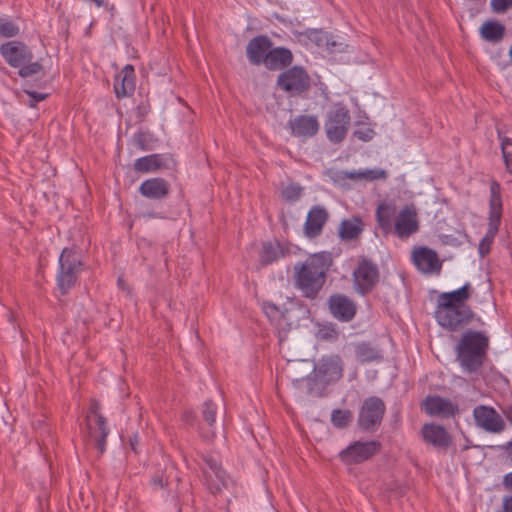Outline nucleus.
Returning <instances> with one entry per match:
<instances>
[{
  "mask_svg": "<svg viewBox=\"0 0 512 512\" xmlns=\"http://www.w3.org/2000/svg\"><path fill=\"white\" fill-rule=\"evenodd\" d=\"M332 266L331 252L321 251L310 254L304 261L297 262L293 267L294 288L304 299L317 300L326 285Z\"/></svg>",
  "mask_w": 512,
  "mask_h": 512,
  "instance_id": "obj_1",
  "label": "nucleus"
},
{
  "mask_svg": "<svg viewBox=\"0 0 512 512\" xmlns=\"http://www.w3.org/2000/svg\"><path fill=\"white\" fill-rule=\"evenodd\" d=\"M344 363L340 355H326L314 364L313 371L304 378L293 379L294 388L308 395L324 397L331 384L343 377Z\"/></svg>",
  "mask_w": 512,
  "mask_h": 512,
  "instance_id": "obj_2",
  "label": "nucleus"
},
{
  "mask_svg": "<svg viewBox=\"0 0 512 512\" xmlns=\"http://www.w3.org/2000/svg\"><path fill=\"white\" fill-rule=\"evenodd\" d=\"M489 337L482 331L466 330L456 347V360L468 374L478 373L485 364L489 351Z\"/></svg>",
  "mask_w": 512,
  "mask_h": 512,
  "instance_id": "obj_3",
  "label": "nucleus"
},
{
  "mask_svg": "<svg viewBox=\"0 0 512 512\" xmlns=\"http://www.w3.org/2000/svg\"><path fill=\"white\" fill-rule=\"evenodd\" d=\"M0 54L10 67L18 68V75L21 78L26 79L43 72V65L39 61H33L31 48L22 41L3 43L0 46Z\"/></svg>",
  "mask_w": 512,
  "mask_h": 512,
  "instance_id": "obj_4",
  "label": "nucleus"
},
{
  "mask_svg": "<svg viewBox=\"0 0 512 512\" xmlns=\"http://www.w3.org/2000/svg\"><path fill=\"white\" fill-rule=\"evenodd\" d=\"M58 264L57 286L61 294L65 295L75 287L80 273L85 269L81 250L75 246L65 247L59 256Z\"/></svg>",
  "mask_w": 512,
  "mask_h": 512,
  "instance_id": "obj_5",
  "label": "nucleus"
},
{
  "mask_svg": "<svg viewBox=\"0 0 512 512\" xmlns=\"http://www.w3.org/2000/svg\"><path fill=\"white\" fill-rule=\"evenodd\" d=\"M502 213L503 204L501 185L498 181L492 180L490 183L488 229L486 235L481 239L478 247V252L481 257H485L491 251L494 238L500 228Z\"/></svg>",
  "mask_w": 512,
  "mask_h": 512,
  "instance_id": "obj_6",
  "label": "nucleus"
},
{
  "mask_svg": "<svg viewBox=\"0 0 512 512\" xmlns=\"http://www.w3.org/2000/svg\"><path fill=\"white\" fill-rule=\"evenodd\" d=\"M351 124L349 109L341 102L334 103L326 114L324 128L328 140L334 144L344 141Z\"/></svg>",
  "mask_w": 512,
  "mask_h": 512,
  "instance_id": "obj_7",
  "label": "nucleus"
},
{
  "mask_svg": "<svg viewBox=\"0 0 512 512\" xmlns=\"http://www.w3.org/2000/svg\"><path fill=\"white\" fill-rule=\"evenodd\" d=\"M437 323L449 332H457L465 328L474 318L471 307H457L437 304L434 312Z\"/></svg>",
  "mask_w": 512,
  "mask_h": 512,
  "instance_id": "obj_8",
  "label": "nucleus"
},
{
  "mask_svg": "<svg viewBox=\"0 0 512 512\" xmlns=\"http://www.w3.org/2000/svg\"><path fill=\"white\" fill-rule=\"evenodd\" d=\"M277 86L291 96H302L311 88V77L302 66H290L277 76Z\"/></svg>",
  "mask_w": 512,
  "mask_h": 512,
  "instance_id": "obj_9",
  "label": "nucleus"
},
{
  "mask_svg": "<svg viewBox=\"0 0 512 512\" xmlns=\"http://www.w3.org/2000/svg\"><path fill=\"white\" fill-rule=\"evenodd\" d=\"M386 412L384 401L378 396L366 398L359 409L357 425L365 432H375L381 425Z\"/></svg>",
  "mask_w": 512,
  "mask_h": 512,
  "instance_id": "obj_10",
  "label": "nucleus"
},
{
  "mask_svg": "<svg viewBox=\"0 0 512 512\" xmlns=\"http://www.w3.org/2000/svg\"><path fill=\"white\" fill-rule=\"evenodd\" d=\"M378 266L370 259L362 257L353 272V282L358 294L366 296L379 282Z\"/></svg>",
  "mask_w": 512,
  "mask_h": 512,
  "instance_id": "obj_11",
  "label": "nucleus"
},
{
  "mask_svg": "<svg viewBox=\"0 0 512 512\" xmlns=\"http://www.w3.org/2000/svg\"><path fill=\"white\" fill-rule=\"evenodd\" d=\"M382 449V444L377 440L366 442L355 441L342 450L339 454L341 461L347 465L359 464L371 459Z\"/></svg>",
  "mask_w": 512,
  "mask_h": 512,
  "instance_id": "obj_12",
  "label": "nucleus"
},
{
  "mask_svg": "<svg viewBox=\"0 0 512 512\" xmlns=\"http://www.w3.org/2000/svg\"><path fill=\"white\" fill-rule=\"evenodd\" d=\"M100 402L97 399H91L89 405V414L96 416V426L89 423V415L86 417L88 434L93 440L95 447L100 454L106 450V441L109 434L106 418L100 413Z\"/></svg>",
  "mask_w": 512,
  "mask_h": 512,
  "instance_id": "obj_13",
  "label": "nucleus"
},
{
  "mask_svg": "<svg viewBox=\"0 0 512 512\" xmlns=\"http://www.w3.org/2000/svg\"><path fill=\"white\" fill-rule=\"evenodd\" d=\"M330 314L340 322L352 321L357 313V305L350 297L342 293L331 294L327 300Z\"/></svg>",
  "mask_w": 512,
  "mask_h": 512,
  "instance_id": "obj_14",
  "label": "nucleus"
},
{
  "mask_svg": "<svg viewBox=\"0 0 512 512\" xmlns=\"http://www.w3.org/2000/svg\"><path fill=\"white\" fill-rule=\"evenodd\" d=\"M200 458L207 466V469H203V474L205 476L206 481L208 482V487L210 491L215 494L222 490V487L226 486L227 475L225 470L221 466V462L218 458L214 457L211 454H199Z\"/></svg>",
  "mask_w": 512,
  "mask_h": 512,
  "instance_id": "obj_15",
  "label": "nucleus"
},
{
  "mask_svg": "<svg viewBox=\"0 0 512 512\" xmlns=\"http://www.w3.org/2000/svg\"><path fill=\"white\" fill-rule=\"evenodd\" d=\"M292 254V244L288 241H265L259 251V263L266 267Z\"/></svg>",
  "mask_w": 512,
  "mask_h": 512,
  "instance_id": "obj_16",
  "label": "nucleus"
},
{
  "mask_svg": "<svg viewBox=\"0 0 512 512\" xmlns=\"http://www.w3.org/2000/svg\"><path fill=\"white\" fill-rule=\"evenodd\" d=\"M475 424L490 433H500L505 422L493 407L478 405L473 410Z\"/></svg>",
  "mask_w": 512,
  "mask_h": 512,
  "instance_id": "obj_17",
  "label": "nucleus"
},
{
  "mask_svg": "<svg viewBox=\"0 0 512 512\" xmlns=\"http://www.w3.org/2000/svg\"><path fill=\"white\" fill-rule=\"evenodd\" d=\"M419 230L418 216L413 206H404L398 213L393 233L400 239H407Z\"/></svg>",
  "mask_w": 512,
  "mask_h": 512,
  "instance_id": "obj_18",
  "label": "nucleus"
},
{
  "mask_svg": "<svg viewBox=\"0 0 512 512\" xmlns=\"http://www.w3.org/2000/svg\"><path fill=\"white\" fill-rule=\"evenodd\" d=\"M423 408L428 415L443 418H453L460 413L456 403L438 395L427 396L423 401Z\"/></svg>",
  "mask_w": 512,
  "mask_h": 512,
  "instance_id": "obj_19",
  "label": "nucleus"
},
{
  "mask_svg": "<svg viewBox=\"0 0 512 512\" xmlns=\"http://www.w3.org/2000/svg\"><path fill=\"white\" fill-rule=\"evenodd\" d=\"M175 166L176 161L172 156L155 153L136 159L133 169L137 173H150L160 169H172Z\"/></svg>",
  "mask_w": 512,
  "mask_h": 512,
  "instance_id": "obj_20",
  "label": "nucleus"
},
{
  "mask_svg": "<svg viewBox=\"0 0 512 512\" xmlns=\"http://www.w3.org/2000/svg\"><path fill=\"white\" fill-rule=\"evenodd\" d=\"M413 263L424 274H439L442 269V261L438 254L431 248L419 247L412 255Z\"/></svg>",
  "mask_w": 512,
  "mask_h": 512,
  "instance_id": "obj_21",
  "label": "nucleus"
},
{
  "mask_svg": "<svg viewBox=\"0 0 512 512\" xmlns=\"http://www.w3.org/2000/svg\"><path fill=\"white\" fill-rule=\"evenodd\" d=\"M272 46L273 41L265 34L250 39L246 46V56L249 63L255 66L263 65Z\"/></svg>",
  "mask_w": 512,
  "mask_h": 512,
  "instance_id": "obj_22",
  "label": "nucleus"
},
{
  "mask_svg": "<svg viewBox=\"0 0 512 512\" xmlns=\"http://www.w3.org/2000/svg\"><path fill=\"white\" fill-rule=\"evenodd\" d=\"M171 191L170 183L161 177L146 179L139 186L138 192L145 198L162 201L166 199Z\"/></svg>",
  "mask_w": 512,
  "mask_h": 512,
  "instance_id": "obj_23",
  "label": "nucleus"
},
{
  "mask_svg": "<svg viewBox=\"0 0 512 512\" xmlns=\"http://www.w3.org/2000/svg\"><path fill=\"white\" fill-rule=\"evenodd\" d=\"M328 219L329 213L324 207L320 205L312 206L304 224L305 236L310 239L318 237L322 233Z\"/></svg>",
  "mask_w": 512,
  "mask_h": 512,
  "instance_id": "obj_24",
  "label": "nucleus"
},
{
  "mask_svg": "<svg viewBox=\"0 0 512 512\" xmlns=\"http://www.w3.org/2000/svg\"><path fill=\"white\" fill-rule=\"evenodd\" d=\"M136 87V75L134 66L127 64L115 76L114 92L118 99L131 96Z\"/></svg>",
  "mask_w": 512,
  "mask_h": 512,
  "instance_id": "obj_25",
  "label": "nucleus"
},
{
  "mask_svg": "<svg viewBox=\"0 0 512 512\" xmlns=\"http://www.w3.org/2000/svg\"><path fill=\"white\" fill-rule=\"evenodd\" d=\"M217 405L212 400H207L201 407V420L198 430L205 441H212L215 438L214 424L217 416Z\"/></svg>",
  "mask_w": 512,
  "mask_h": 512,
  "instance_id": "obj_26",
  "label": "nucleus"
},
{
  "mask_svg": "<svg viewBox=\"0 0 512 512\" xmlns=\"http://www.w3.org/2000/svg\"><path fill=\"white\" fill-rule=\"evenodd\" d=\"M423 440L437 448L447 449L452 444V437L444 426L435 423H426L422 426Z\"/></svg>",
  "mask_w": 512,
  "mask_h": 512,
  "instance_id": "obj_27",
  "label": "nucleus"
},
{
  "mask_svg": "<svg viewBox=\"0 0 512 512\" xmlns=\"http://www.w3.org/2000/svg\"><path fill=\"white\" fill-rule=\"evenodd\" d=\"M266 56L263 65L270 71H284L292 65L294 60L292 51L282 46H272Z\"/></svg>",
  "mask_w": 512,
  "mask_h": 512,
  "instance_id": "obj_28",
  "label": "nucleus"
},
{
  "mask_svg": "<svg viewBox=\"0 0 512 512\" xmlns=\"http://www.w3.org/2000/svg\"><path fill=\"white\" fill-rule=\"evenodd\" d=\"M291 133L297 137L310 138L319 131V122L316 116L300 115L288 123Z\"/></svg>",
  "mask_w": 512,
  "mask_h": 512,
  "instance_id": "obj_29",
  "label": "nucleus"
},
{
  "mask_svg": "<svg viewBox=\"0 0 512 512\" xmlns=\"http://www.w3.org/2000/svg\"><path fill=\"white\" fill-rule=\"evenodd\" d=\"M397 208L394 204L380 203L375 212L376 222L384 235L392 233L397 217Z\"/></svg>",
  "mask_w": 512,
  "mask_h": 512,
  "instance_id": "obj_30",
  "label": "nucleus"
},
{
  "mask_svg": "<svg viewBox=\"0 0 512 512\" xmlns=\"http://www.w3.org/2000/svg\"><path fill=\"white\" fill-rule=\"evenodd\" d=\"M472 287L470 283L464 284L457 290L451 292H443L438 297L439 305H447V307H470L466 301L470 298Z\"/></svg>",
  "mask_w": 512,
  "mask_h": 512,
  "instance_id": "obj_31",
  "label": "nucleus"
},
{
  "mask_svg": "<svg viewBox=\"0 0 512 512\" xmlns=\"http://www.w3.org/2000/svg\"><path fill=\"white\" fill-rule=\"evenodd\" d=\"M364 230V223L359 216L343 219L338 227V236L343 241L357 239Z\"/></svg>",
  "mask_w": 512,
  "mask_h": 512,
  "instance_id": "obj_32",
  "label": "nucleus"
},
{
  "mask_svg": "<svg viewBox=\"0 0 512 512\" xmlns=\"http://www.w3.org/2000/svg\"><path fill=\"white\" fill-rule=\"evenodd\" d=\"M505 32V26L496 20L485 21L479 29L481 38L490 43L500 42Z\"/></svg>",
  "mask_w": 512,
  "mask_h": 512,
  "instance_id": "obj_33",
  "label": "nucleus"
},
{
  "mask_svg": "<svg viewBox=\"0 0 512 512\" xmlns=\"http://www.w3.org/2000/svg\"><path fill=\"white\" fill-rule=\"evenodd\" d=\"M355 356L361 364L382 360L381 350L371 342H360L355 345Z\"/></svg>",
  "mask_w": 512,
  "mask_h": 512,
  "instance_id": "obj_34",
  "label": "nucleus"
},
{
  "mask_svg": "<svg viewBox=\"0 0 512 512\" xmlns=\"http://www.w3.org/2000/svg\"><path fill=\"white\" fill-rule=\"evenodd\" d=\"M353 421V413L349 409H334L331 412V423L338 429H344Z\"/></svg>",
  "mask_w": 512,
  "mask_h": 512,
  "instance_id": "obj_35",
  "label": "nucleus"
},
{
  "mask_svg": "<svg viewBox=\"0 0 512 512\" xmlns=\"http://www.w3.org/2000/svg\"><path fill=\"white\" fill-rule=\"evenodd\" d=\"M387 174L385 170L381 169H367L360 172H344V178L356 180L365 179L367 181H373L377 179L386 178Z\"/></svg>",
  "mask_w": 512,
  "mask_h": 512,
  "instance_id": "obj_36",
  "label": "nucleus"
},
{
  "mask_svg": "<svg viewBox=\"0 0 512 512\" xmlns=\"http://www.w3.org/2000/svg\"><path fill=\"white\" fill-rule=\"evenodd\" d=\"M132 142L139 150L149 151L153 148L155 139L149 131H138L134 134Z\"/></svg>",
  "mask_w": 512,
  "mask_h": 512,
  "instance_id": "obj_37",
  "label": "nucleus"
},
{
  "mask_svg": "<svg viewBox=\"0 0 512 512\" xmlns=\"http://www.w3.org/2000/svg\"><path fill=\"white\" fill-rule=\"evenodd\" d=\"M499 139L506 170L512 174V139L506 136L502 137L500 133Z\"/></svg>",
  "mask_w": 512,
  "mask_h": 512,
  "instance_id": "obj_38",
  "label": "nucleus"
},
{
  "mask_svg": "<svg viewBox=\"0 0 512 512\" xmlns=\"http://www.w3.org/2000/svg\"><path fill=\"white\" fill-rule=\"evenodd\" d=\"M338 337L339 331L333 323H327L320 326L317 332V338L319 340L336 341Z\"/></svg>",
  "mask_w": 512,
  "mask_h": 512,
  "instance_id": "obj_39",
  "label": "nucleus"
},
{
  "mask_svg": "<svg viewBox=\"0 0 512 512\" xmlns=\"http://www.w3.org/2000/svg\"><path fill=\"white\" fill-rule=\"evenodd\" d=\"M19 34V27L12 20L0 18V37L12 38Z\"/></svg>",
  "mask_w": 512,
  "mask_h": 512,
  "instance_id": "obj_40",
  "label": "nucleus"
},
{
  "mask_svg": "<svg viewBox=\"0 0 512 512\" xmlns=\"http://www.w3.org/2000/svg\"><path fill=\"white\" fill-rule=\"evenodd\" d=\"M357 128L353 131V136L363 142L372 140L375 136V131L369 124L364 122H357Z\"/></svg>",
  "mask_w": 512,
  "mask_h": 512,
  "instance_id": "obj_41",
  "label": "nucleus"
},
{
  "mask_svg": "<svg viewBox=\"0 0 512 512\" xmlns=\"http://www.w3.org/2000/svg\"><path fill=\"white\" fill-rule=\"evenodd\" d=\"M303 188L298 184H289L281 192L282 198L286 202H295L302 195Z\"/></svg>",
  "mask_w": 512,
  "mask_h": 512,
  "instance_id": "obj_42",
  "label": "nucleus"
},
{
  "mask_svg": "<svg viewBox=\"0 0 512 512\" xmlns=\"http://www.w3.org/2000/svg\"><path fill=\"white\" fill-rule=\"evenodd\" d=\"M262 309L265 313V315L270 320L280 319L285 317V312L287 310H281L279 306H277L275 303L266 301L262 304Z\"/></svg>",
  "mask_w": 512,
  "mask_h": 512,
  "instance_id": "obj_43",
  "label": "nucleus"
},
{
  "mask_svg": "<svg viewBox=\"0 0 512 512\" xmlns=\"http://www.w3.org/2000/svg\"><path fill=\"white\" fill-rule=\"evenodd\" d=\"M309 39L317 44L319 47H325L327 41L332 38V35L321 30H313L309 33Z\"/></svg>",
  "mask_w": 512,
  "mask_h": 512,
  "instance_id": "obj_44",
  "label": "nucleus"
},
{
  "mask_svg": "<svg viewBox=\"0 0 512 512\" xmlns=\"http://www.w3.org/2000/svg\"><path fill=\"white\" fill-rule=\"evenodd\" d=\"M150 111V103L147 100L141 101L135 109V115L137 120L143 122L146 119L147 115L150 113Z\"/></svg>",
  "mask_w": 512,
  "mask_h": 512,
  "instance_id": "obj_45",
  "label": "nucleus"
},
{
  "mask_svg": "<svg viewBox=\"0 0 512 512\" xmlns=\"http://www.w3.org/2000/svg\"><path fill=\"white\" fill-rule=\"evenodd\" d=\"M491 8L496 13H504L512 7V0H491Z\"/></svg>",
  "mask_w": 512,
  "mask_h": 512,
  "instance_id": "obj_46",
  "label": "nucleus"
},
{
  "mask_svg": "<svg viewBox=\"0 0 512 512\" xmlns=\"http://www.w3.org/2000/svg\"><path fill=\"white\" fill-rule=\"evenodd\" d=\"M24 92L30 97L29 106L35 107L37 102L45 100L49 94L47 93H39L33 90L24 89Z\"/></svg>",
  "mask_w": 512,
  "mask_h": 512,
  "instance_id": "obj_47",
  "label": "nucleus"
},
{
  "mask_svg": "<svg viewBox=\"0 0 512 512\" xmlns=\"http://www.w3.org/2000/svg\"><path fill=\"white\" fill-rule=\"evenodd\" d=\"M181 419L183 422H185L186 424L190 425V426H194L196 424V415L193 411L191 410H186L182 413L181 415Z\"/></svg>",
  "mask_w": 512,
  "mask_h": 512,
  "instance_id": "obj_48",
  "label": "nucleus"
},
{
  "mask_svg": "<svg viewBox=\"0 0 512 512\" xmlns=\"http://www.w3.org/2000/svg\"><path fill=\"white\" fill-rule=\"evenodd\" d=\"M491 449H499L506 451L507 459L512 463V440L503 445L491 446Z\"/></svg>",
  "mask_w": 512,
  "mask_h": 512,
  "instance_id": "obj_49",
  "label": "nucleus"
},
{
  "mask_svg": "<svg viewBox=\"0 0 512 512\" xmlns=\"http://www.w3.org/2000/svg\"><path fill=\"white\" fill-rule=\"evenodd\" d=\"M325 47L331 53L340 52L342 50V43L336 42L335 40H333V37H332V38H330V40L327 41V44H325Z\"/></svg>",
  "mask_w": 512,
  "mask_h": 512,
  "instance_id": "obj_50",
  "label": "nucleus"
},
{
  "mask_svg": "<svg viewBox=\"0 0 512 512\" xmlns=\"http://www.w3.org/2000/svg\"><path fill=\"white\" fill-rule=\"evenodd\" d=\"M499 512H512V496H505L502 501V509Z\"/></svg>",
  "mask_w": 512,
  "mask_h": 512,
  "instance_id": "obj_51",
  "label": "nucleus"
},
{
  "mask_svg": "<svg viewBox=\"0 0 512 512\" xmlns=\"http://www.w3.org/2000/svg\"><path fill=\"white\" fill-rule=\"evenodd\" d=\"M152 484L157 488H164L167 486L168 482L162 476H155L151 480Z\"/></svg>",
  "mask_w": 512,
  "mask_h": 512,
  "instance_id": "obj_52",
  "label": "nucleus"
},
{
  "mask_svg": "<svg viewBox=\"0 0 512 512\" xmlns=\"http://www.w3.org/2000/svg\"><path fill=\"white\" fill-rule=\"evenodd\" d=\"M503 485L506 489L512 490V472L503 477Z\"/></svg>",
  "mask_w": 512,
  "mask_h": 512,
  "instance_id": "obj_53",
  "label": "nucleus"
},
{
  "mask_svg": "<svg viewBox=\"0 0 512 512\" xmlns=\"http://www.w3.org/2000/svg\"><path fill=\"white\" fill-rule=\"evenodd\" d=\"M503 413L505 414L507 420L511 423L512 425V403L507 405L504 409H503Z\"/></svg>",
  "mask_w": 512,
  "mask_h": 512,
  "instance_id": "obj_54",
  "label": "nucleus"
},
{
  "mask_svg": "<svg viewBox=\"0 0 512 512\" xmlns=\"http://www.w3.org/2000/svg\"><path fill=\"white\" fill-rule=\"evenodd\" d=\"M130 447L131 449L137 453V445H138V436L135 434L133 437L130 438Z\"/></svg>",
  "mask_w": 512,
  "mask_h": 512,
  "instance_id": "obj_55",
  "label": "nucleus"
},
{
  "mask_svg": "<svg viewBox=\"0 0 512 512\" xmlns=\"http://www.w3.org/2000/svg\"><path fill=\"white\" fill-rule=\"evenodd\" d=\"M90 1L95 3L96 6H98V7L104 6V0H90Z\"/></svg>",
  "mask_w": 512,
  "mask_h": 512,
  "instance_id": "obj_56",
  "label": "nucleus"
},
{
  "mask_svg": "<svg viewBox=\"0 0 512 512\" xmlns=\"http://www.w3.org/2000/svg\"><path fill=\"white\" fill-rule=\"evenodd\" d=\"M509 57H510V61L512 63V46L509 49Z\"/></svg>",
  "mask_w": 512,
  "mask_h": 512,
  "instance_id": "obj_57",
  "label": "nucleus"
},
{
  "mask_svg": "<svg viewBox=\"0 0 512 512\" xmlns=\"http://www.w3.org/2000/svg\"><path fill=\"white\" fill-rule=\"evenodd\" d=\"M118 284H119L120 286H123V283H122V280H121V279H119V280H118Z\"/></svg>",
  "mask_w": 512,
  "mask_h": 512,
  "instance_id": "obj_58",
  "label": "nucleus"
},
{
  "mask_svg": "<svg viewBox=\"0 0 512 512\" xmlns=\"http://www.w3.org/2000/svg\"><path fill=\"white\" fill-rule=\"evenodd\" d=\"M118 284H119L120 286H123V283H122V280H121V279H119V280H118Z\"/></svg>",
  "mask_w": 512,
  "mask_h": 512,
  "instance_id": "obj_59",
  "label": "nucleus"
}]
</instances>
